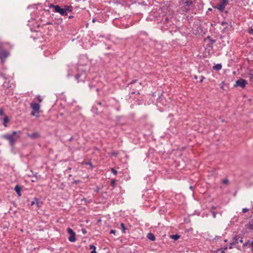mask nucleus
<instances>
[{
	"label": "nucleus",
	"instance_id": "nucleus-1",
	"mask_svg": "<svg viewBox=\"0 0 253 253\" xmlns=\"http://www.w3.org/2000/svg\"><path fill=\"white\" fill-rule=\"evenodd\" d=\"M141 83H138L137 80H134L132 81L127 85V86L129 87V94H134L136 92L137 94H139V91L141 89Z\"/></svg>",
	"mask_w": 253,
	"mask_h": 253
},
{
	"label": "nucleus",
	"instance_id": "nucleus-2",
	"mask_svg": "<svg viewBox=\"0 0 253 253\" xmlns=\"http://www.w3.org/2000/svg\"><path fill=\"white\" fill-rule=\"evenodd\" d=\"M30 106L32 108L31 115L33 116L39 117L40 105L39 103H36L35 102H32L30 104Z\"/></svg>",
	"mask_w": 253,
	"mask_h": 253
},
{
	"label": "nucleus",
	"instance_id": "nucleus-3",
	"mask_svg": "<svg viewBox=\"0 0 253 253\" xmlns=\"http://www.w3.org/2000/svg\"><path fill=\"white\" fill-rule=\"evenodd\" d=\"M229 0H221L215 6H213V8L217 9L219 12H223L225 7L228 4Z\"/></svg>",
	"mask_w": 253,
	"mask_h": 253
},
{
	"label": "nucleus",
	"instance_id": "nucleus-4",
	"mask_svg": "<svg viewBox=\"0 0 253 253\" xmlns=\"http://www.w3.org/2000/svg\"><path fill=\"white\" fill-rule=\"evenodd\" d=\"M17 133H20V131H13L12 134L10 135L9 134H4L2 136V137L5 138V139L9 141L10 145L11 146H14L15 143V139L14 138V136L16 135Z\"/></svg>",
	"mask_w": 253,
	"mask_h": 253
},
{
	"label": "nucleus",
	"instance_id": "nucleus-5",
	"mask_svg": "<svg viewBox=\"0 0 253 253\" xmlns=\"http://www.w3.org/2000/svg\"><path fill=\"white\" fill-rule=\"evenodd\" d=\"M86 73L84 70H82L81 73H78L75 76V80L78 83L84 82L86 80Z\"/></svg>",
	"mask_w": 253,
	"mask_h": 253
},
{
	"label": "nucleus",
	"instance_id": "nucleus-6",
	"mask_svg": "<svg viewBox=\"0 0 253 253\" xmlns=\"http://www.w3.org/2000/svg\"><path fill=\"white\" fill-rule=\"evenodd\" d=\"M50 8H53L54 9V12L60 13L61 15L63 16H67V13H65V10L64 8H61L58 5H54L52 3L50 4L49 5Z\"/></svg>",
	"mask_w": 253,
	"mask_h": 253
},
{
	"label": "nucleus",
	"instance_id": "nucleus-7",
	"mask_svg": "<svg viewBox=\"0 0 253 253\" xmlns=\"http://www.w3.org/2000/svg\"><path fill=\"white\" fill-rule=\"evenodd\" d=\"M247 84L248 83L246 80L240 78L236 81L234 86H240L242 88H244Z\"/></svg>",
	"mask_w": 253,
	"mask_h": 253
},
{
	"label": "nucleus",
	"instance_id": "nucleus-8",
	"mask_svg": "<svg viewBox=\"0 0 253 253\" xmlns=\"http://www.w3.org/2000/svg\"><path fill=\"white\" fill-rule=\"evenodd\" d=\"M249 246L251 248V252L253 253V239L252 241L248 240L243 244V247Z\"/></svg>",
	"mask_w": 253,
	"mask_h": 253
},
{
	"label": "nucleus",
	"instance_id": "nucleus-9",
	"mask_svg": "<svg viewBox=\"0 0 253 253\" xmlns=\"http://www.w3.org/2000/svg\"><path fill=\"white\" fill-rule=\"evenodd\" d=\"M27 136L31 138L32 139H36L40 137V134L38 132H34L31 134L28 133Z\"/></svg>",
	"mask_w": 253,
	"mask_h": 253
},
{
	"label": "nucleus",
	"instance_id": "nucleus-10",
	"mask_svg": "<svg viewBox=\"0 0 253 253\" xmlns=\"http://www.w3.org/2000/svg\"><path fill=\"white\" fill-rule=\"evenodd\" d=\"M8 55V52L5 50H3L0 53V59L2 61H3L7 57Z\"/></svg>",
	"mask_w": 253,
	"mask_h": 253
},
{
	"label": "nucleus",
	"instance_id": "nucleus-11",
	"mask_svg": "<svg viewBox=\"0 0 253 253\" xmlns=\"http://www.w3.org/2000/svg\"><path fill=\"white\" fill-rule=\"evenodd\" d=\"M21 187L19 185H16L14 188V190L17 193L18 196L20 197L21 196Z\"/></svg>",
	"mask_w": 253,
	"mask_h": 253
},
{
	"label": "nucleus",
	"instance_id": "nucleus-12",
	"mask_svg": "<svg viewBox=\"0 0 253 253\" xmlns=\"http://www.w3.org/2000/svg\"><path fill=\"white\" fill-rule=\"evenodd\" d=\"M147 237L152 241H154L156 239L155 235L152 233H148Z\"/></svg>",
	"mask_w": 253,
	"mask_h": 253
},
{
	"label": "nucleus",
	"instance_id": "nucleus-13",
	"mask_svg": "<svg viewBox=\"0 0 253 253\" xmlns=\"http://www.w3.org/2000/svg\"><path fill=\"white\" fill-rule=\"evenodd\" d=\"M9 122V119L8 116H4V117L3 118V125H4V126L5 127L7 126V124Z\"/></svg>",
	"mask_w": 253,
	"mask_h": 253
},
{
	"label": "nucleus",
	"instance_id": "nucleus-14",
	"mask_svg": "<svg viewBox=\"0 0 253 253\" xmlns=\"http://www.w3.org/2000/svg\"><path fill=\"white\" fill-rule=\"evenodd\" d=\"M64 9L65 10V13H67V12H71L73 10V7L69 5H65Z\"/></svg>",
	"mask_w": 253,
	"mask_h": 253
},
{
	"label": "nucleus",
	"instance_id": "nucleus-15",
	"mask_svg": "<svg viewBox=\"0 0 253 253\" xmlns=\"http://www.w3.org/2000/svg\"><path fill=\"white\" fill-rule=\"evenodd\" d=\"M222 68L221 64H217L213 67V69L216 71H219Z\"/></svg>",
	"mask_w": 253,
	"mask_h": 253
},
{
	"label": "nucleus",
	"instance_id": "nucleus-16",
	"mask_svg": "<svg viewBox=\"0 0 253 253\" xmlns=\"http://www.w3.org/2000/svg\"><path fill=\"white\" fill-rule=\"evenodd\" d=\"M68 240L69 241L71 242H74L76 240V234H74L73 235H71L69 236Z\"/></svg>",
	"mask_w": 253,
	"mask_h": 253
},
{
	"label": "nucleus",
	"instance_id": "nucleus-17",
	"mask_svg": "<svg viewBox=\"0 0 253 253\" xmlns=\"http://www.w3.org/2000/svg\"><path fill=\"white\" fill-rule=\"evenodd\" d=\"M36 201V205L38 208H40L42 204V202H41L39 199L35 198Z\"/></svg>",
	"mask_w": 253,
	"mask_h": 253
},
{
	"label": "nucleus",
	"instance_id": "nucleus-18",
	"mask_svg": "<svg viewBox=\"0 0 253 253\" xmlns=\"http://www.w3.org/2000/svg\"><path fill=\"white\" fill-rule=\"evenodd\" d=\"M170 238L174 240H177L180 238V236L178 234H173L170 236Z\"/></svg>",
	"mask_w": 253,
	"mask_h": 253
},
{
	"label": "nucleus",
	"instance_id": "nucleus-19",
	"mask_svg": "<svg viewBox=\"0 0 253 253\" xmlns=\"http://www.w3.org/2000/svg\"><path fill=\"white\" fill-rule=\"evenodd\" d=\"M89 249L92 250L91 253H97L96 252V247L93 245H90Z\"/></svg>",
	"mask_w": 253,
	"mask_h": 253
},
{
	"label": "nucleus",
	"instance_id": "nucleus-20",
	"mask_svg": "<svg viewBox=\"0 0 253 253\" xmlns=\"http://www.w3.org/2000/svg\"><path fill=\"white\" fill-rule=\"evenodd\" d=\"M121 226L122 229L123 233H126V230H127V229L125 227V224L123 223H121Z\"/></svg>",
	"mask_w": 253,
	"mask_h": 253
},
{
	"label": "nucleus",
	"instance_id": "nucleus-21",
	"mask_svg": "<svg viewBox=\"0 0 253 253\" xmlns=\"http://www.w3.org/2000/svg\"><path fill=\"white\" fill-rule=\"evenodd\" d=\"M67 232L70 235V236L73 235L74 234H75V232L71 228H67Z\"/></svg>",
	"mask_w": 253,
	"mask_h": 253
},
{
	"label": "nucleus",
	"instance_id": "nucleus-22",
	"mask_svg": "<svg viewBox=\"0 0 253 253\" xmlns=\"http://www.w3.org/2000/svg\"><path fill=\"white\" fill-rule=\"evenodd\" d=\"M116 179H112L111 181V186H112L113 188H115L116 187Z\"/></svg>",
	"mask_w": 253,
	"mask_h": 253
},
{
	"label": "nucleus",
	"instance_id": "nucleus-23",
	"mask_svg": "<svg viewBox=\"0 0 253 253\" xmlns=\"http://www.w3.org/2000/svg\"><path fill=\"white\" fill-rule=\"evenodd\" d=\"M221 182L223 184H228L229 183V180L227 178H225L222 180Z\"/></svg>",
	"mask_w": 253,
	"mask_h": 253
},
{
	"label": "nucleus",
	"instance_id": "nucleus-24",
	"mask_svg": "<svg viewBox=\"0 0 253 253\" xmlns=\"http://www.w3.org/2000/svg\"><path fill=\"white\" fill-rule=\"evenodd\" d=\"M249 78L250 80L253 83V74H249Z\"/></svg>",
	"mask_w": 253,
	"mask_h": 253
},
{
	"label": "nucleus",
	"instance_id": "nucleus-25",
	"mask_svg": "<svg viewBox=\"0 0 253 253\" xmlns=\"http://www.w3.org/2000/svg\"><path fill=\"white\" fill-rule=\"evenodd\" d=\"M111 170L112 172L115 175H117V174L118 173V171L114 168H111Z\"/></svg>",
	"mask_w": 253,
	"mask_h": 253
},
{
	"label": "nucleus",
	"instance_id": "nucleus-26",
	"mask_svg": "<svg viewBox=\"0 0 253 253\" xmlns=\"http://www.w3.org/2000/svg\"><path fill=\"white\" fill-rule=\"evenodd\" d=\"M169 18L167 17H165L164 19H163V23L164 24H167L168 21H169Z\"/></svg>",
	"mask_w": 253,
	"mask_h": 253
},
{
	"label": "nucleus",
	"instance_id": "nucleus-27",
	"mask_svg": "<svg viewBox=\"0 0 253 253\" xmlns=\"http://www.w3.org/2000/svg\"><path fill=\"white\" fill-rule=\"evenodd\" d=\"M248 228L250 230H253V224L252 223H249L248 225Z\"/></svg>",
	"mask_w": 253,
	"mask_h": 253
},
{
	"label": "nucleus",
	"instance_id": "nucleus-28",
	"mask_svg": "<svg viewBox=\"0 0 253 253\" xmlns=\"http://www.w3.org/2000/svg\"><path fill=\"white\" fill-rule=\"evenodd\" d=\"M236 244H237V242L236 241H233V242L230 243L229 248L230 249L232 248V246L233 245H235Z\"/></svg>",
	"mask_w": 253,
	"mask_h": 253
},
{
	"label": "nucleus",
	"instance_id": "nucleus-29",
	"mask_svg": "<svg viewBox=\"0 0 253 253\" xmlns=\"http://www.w3.org/2000/svg\"><path fill=\"white\" fill-rule=\"evenodd\" d=\"M211 212L212 213L213 217V218H215L216 217V212H215V211H212L211 210Z\"/></svg>",
	"mask_w": 253,
	"mask_h": 253
},
{
	"label": "nucleus",
	"instance_id": "nucleus-30",
	"mask_svg": "<svg viewBox=\"0 0 253 253\" xmlns=\"http://www.w3.org/2000/svg\"><path fill=\"white\" fill-rule=\"evenodd\" d=\"M185 4L187 6H189L190 4H192V2L190 0V1H187L185 2Z\"/></svg>",
	"mask_w": 253,
	"mask_h": 253
},
{
	"label": "nucleus",
	"instance_id": "nucleus-31",
	"mask_svg": "<svg viewBox=\"0 0 253 253\" xmlns=\"http://www.w3.org/2000/svg\"><path fill=\"white\" fill-rule=\"evenodd\" d=\"M239 237L238 236H236L234 238V241H236L237 243H238V241L239 239Z\"/></svg>",
	"mask_w": 253,
	"mask_h": 253
},
{
	"label": "nucleus",
	"instance_id": "nucleus-32",
	"mask_svg": "<svg viewBox=\"0 0 253 253\" xmlns=\"http://www.w3.org/2000/svg\"><path fill=\"white\" fill-rule=\"evenodd\" d=\"M248 211H249V209L247 208H244L242 210V211L243 213H246Z\"/></svg>",
	"mask_w": 253,
	"mask_h": 253
},
{
	"label": "nucleus",
	"instance_id": "nucleus-33",
	"mask_svg": "<svg viewBox=\"0 0 253 253\" xmlns=\"http://www.w3.org/2000/svg\"><path fill=\"white\" fill-rule=\"evenodd\" d=\"M37 98L38 99V101H39V103L42 102V98L41 97V96L40 95H38L37 96Z\"/></svg>",
	"mask_w": 253,
	"mask_h": 253
},
{
	"label": "nucleus",
	"instance_id": "nucleus-34",
	"mask_svg": "<svg viewBox=\"0 0 253 253\" xmlns=\"http://www.w3.org/2000/svg\"><path fill=\"white\" fill-rule=\"evenodd\" d=\"M204 79H205L204 76H201V80L200 81V83H202L203 82Z\"/></svg>",
	"mask_w": 253,
	"mask_h": 253
},
{
	"label": "nucleus",
	"instance_id": "nucleus-35",
	"mask_svg": "<svg viewBox=\"0 0 253 253\" xmlns=\"http://www.w3.org/2000/svg\"><path fill=\"white\" fill-rule=\"evenodd\" d=\"M116 230H113V229H112L110 230V234H115L116 233Z\"/></svg>",
	"mask_w": 253,
	"mask_h": 253
},
{
	"label": "nucleus",
	"instance_id": "nucleus-36",
	"mask_svg": "<svg viewBox=\"0 0 253 253\" xmlns=\"http://www.w3.org/2000/svg\"><path fill=\"white\" fill-rule=\"evenodd\" d=\"M4 115V112L2 109H0V115L2 116Z\"/></svg>",
	"mask_w": 253,
	"mask_h": 253
},
{
	"label": "nucleus",
	"instance_id": "nucleus-37",
	"mask_svg": "<svg viewBox=\"0 0 253 253\" xmlns=\"http://www.w3.org/2000/svg\"><path fill=\"white\" fill-rule=\"evenodd\" d=\"M36 204V201H35V198L34 199V200L33 201L31 202V206H33L35 204Z\"/></svg>",
	"mask_w": 253,
	"mask_h": 253
},
{
	"label": "nucleus",
	"instance_id": "nucleus-38",
	"mask_svg": "<svg viewBox=\"0 0 253 253\" xmlns=\"http://www.w3.org/2000/svg\"><path fill=\"white\" fill-rule=\"evenodd\" d=\"M141 34L143 35H144V36H148V34L146 32H141Z\"/></svg>",
	"mask_w": 253,
	"mask_h": 253
},
{
	"label": "nucleus",
	"instance_id": "nucleus-39",
	"mask_svg": "<svg viewBox=\"0 0 253 253\" xmlns=\"http://www.w3.org/2000/svg\"><path fill=\"white\" fill-rule=\"evenodd\" d=\"M215 42V40H212V39H211V40H210V43L212 44H213Z\"/></svg>",
	"mask_w": 253,
	"mask_h": 253
},
{
	"label": "nucleus",
	"instance_id": "nucleus-40",
	"mask_svg": "<svg viewBox=\"0 0 253 253\" xmlns=\"http://www.w3.org/2000/svg\"><path fill=\"white\" fill-rule=\"evenodd\" d=\"M82 231L84 234H85L86 233V231L85 229H82Z\"/></svg>",
	"mask_w": 253,
	"mask_h": 253
},
{
	"label": "nucleus",
	"instance_id": "nucleus-41",
	"mask_svg": "<svg viewBox=\"0 0 253 253\" xmlns=\"http://www.w3.org/2000/svg\"><path fill=\"white\" fill-rule=\"evenodd\" d=\"M72 75H73L72 74L70 73V71H69V72H68V73L67 74V76L68 77H69L72 76Z\"/></svg>",
	"mask_w": 253,
	"mask_h": 253
},
{
	"label": "nucleus",
	"instance_id": "nucleus-42",
	"mask_svg": "<svg viewBox=\"0 0 253 253\" xmlns=\"http://www.w3.org/2000/svg\"><path fill=\"white\" fill-rule=\"evenodd\" d=\"M220 236H216V237L214 238V240H218V239H220Z\"/></svg>",
	"mask_w": 253,
	"mask_h": 253
},
{
	"label": "nucleus",
	"instance_id": "nucleus-43",
	"mask_svg": "<svg viewBox=\"0 0 253 253\" xmlns=\"http://www.w3.org/2000/svg\"><path fill=\"white\" fill-rule=\"evenodd\" d=\"M97 103L98 105H99L100 106L102 105V102L100 101L97 102Z\"/></svg>",
	"mask_w": 253,
	"mask_h": 253
},
{
	"label": "nucleus",
	"instance_id": "nucleus-44",
	"mask_svg": "<svg viewBox=\"0 0 253 253\" xmlns=\"http://www.w3.org/2000/svg\"><path fill=\"white\" fill-rule=\"evenodd\" d=\"M99 190H100V189H99V188H97V189L95 190V191L96 192H98L99 191Z\"/></svg>",
	"mask_w": 253,
	"mask_h": 253
},
{
	"label": "nucleus",
	"instance_id": "nucleus-45",
	"mask_svg": "<svg viewBox=\"0 0 253 253\" xmlns=\"http://www.w3.org/2000/svg\"><path fill=\"white\" fill-rule=\"evenodd\" d=\"M249 33L250 34L253 33V29H252L251 30H250V31H249Z\"/></svg>",
	"mask_w": 253,
	"mask_h": 253
},
{
	"label": "nucleus",
	"instance_id": "nucleus-46",
	"mask_svg": "<svg viewBox=\"0 0 253 253\" xmlns=\"http://www.w3.org/2000/svg\"><path fill=\"white\" fill-rule=\"evenodd\" d=\"M3 49H2L1 46H0V53L2 51Z\"/></svg>",
	"mask_w": 253,
	"mask_h": 253
},
{
	"label": "nucleus",
	"instance_id": "nucleus-47",
	"mask_svg": "<svg viewBox=\"0 0 253 253\" xmlns=\"http://www.w3.org/2000/svg\"><path fill=\"white\" fill-rule=\"evenodd\" d=\"M92 22L93 23H95V22H96V20H95V18H93V19L92 20Z\"/></svg>",
	"mask_w": 253,
	"mask_h": 253
},
{
	"label": "nucleus",
	"instance_id": "nucleus-48",
	"mask_svg": "<svg viewBox=\"0 0 253 253\" xmlns=\"http://www.w3.org/2000/svg\"><path fill=\"white\" fill-rule=\"evenodd\" d=\"M89 86L90 87V89H92L93 88V86L92 85H91L90 84H89Z\"/></svg>",
	"mask_w": 253,
	"mask_h": 253
},
{
	"label": "nucleus",
	"instance_id": "nucleus-49",
	"mask_svg": "<svg viewBox=\"0 0 253 253\" xmlns=\"http://www.w3.org/2000/svg\"><path fill=\"white\" fill-rule=\"evenodd\" d=\"M215 208H216L215 207L213 206H212L211 208V210H214V209H215Z\"/></svg>",
	"mask_w": 253,
	"mask_h": 253
},
{
	"label": "nucleus",
	"instance_id": "nucleus-50",
	"mask_svg": "<svg viewBox=\"0 0 253 253\" xmlns=\"http://www.w3.org/2000/svg\"><path fill=\"white\" fill-rule=\"evenodd\" d=\"M239 242L240 243H243V238H241V239L239 240Z\"/></svg>",
	"mask_w": 253,
	"mask_h": 253
},
{
	"label": "nucleus",
	"instance_id": "nucleus-51",
	"mask_svg": "<svg viewBox=\"0 0 253 253\" xmlns=\"http://www.w3.org/2000/svg\"><path fill=\"white\" fill-rule=\"evenodd\" d=\"M45 25H49V24H51V23H50V22H47L46 24H45Z\"/></svg>",
	"mask_w": 253,
	"mask_h": 253
},
{
	"label": "nucleus",
	"instance_id": "nucleus-52",
	"mask_svg": "<svg viewBox=\"0 0 253 253\" xmlns=\"http://www.w3.org/2000/svg\"><path fill=\"white\" fill-rule=\"evenodd\" d=\"M72 140H73V137H71L70 138L69 141H71Z\"/></svg>",
	"mask_w": 253,
	"mask_h": 253
},
{
	"label": "nucleus",
	"instance_id": "nucleus-53",
	"mask_svg": "<svg viewBox=\"0 0 253 253\" xmlns=\"http://www.w3.org/2000/svg\"><path fill=\"white\" fill-rule=\"evenodd\" d=\"M73 17V16H69V18H70V19L72 18Z\"/></svg>",
	"mask_w": 253,
	"mask_h": 253
},
{
	"label": "nucleus",
	"instance_id": "nucleus-54",
	"mask_svg": "<svg viewBox=\"0 0 253 253\" xmlns=\"http://www.w3.org/2000/svg\"><path fill=\"white\" fill-rule=\"evenodd\" d=\"M194 78H195V79H197V76H195Z\"/></svg>",
	"mask_w": 253,
	"mask_h": 253
},
{
	"label": "nucleus",
	"instance_id": "nucleus-55",
	"mask_svg": "<svg viewBox=\"0 0 253 253\" xmlns=\"http://www.w3.org/2000/svg\"><path fill=\"white\" fill-rule=\"evenodd\" d=\"M20 136V135H18L17 137V138H19Z\"/></svg>",
	"mask_w": 253,
	"mask_h": 253
},
{
	"label": "nucleus",
	"instance_id": "nucleus-56",
	"mask_svg": "<svg viewBox=\"0 0 253 253\" xmlns=\"http://www.w3.org/2000/svg\"><path fill=\"white\" fill-rule=\"evenodd\" d=\"M209 10H211V8H209Z\"/></svg>",
	"mask_w": 253,
	"mask_h": 253
},
{
	"label": "nucleus",
	"instance_id": "nucleus-57",
	"mask_svg": "<svg viewBox=\"0 0 253 253\" xmlns=\"http://www.w3.org/2000/svg\"><path fill=\"white\" fill-rule=\"evenodd\" d=\"M96 91H98V88H96Z\"/></svg>",
	"mask_w": 253,
	"mask_h": 253
},
{
	"label": "nucleus",
	"instance_id": "nucleus-58",
	"mask_svg": "<svg viewBox=\"0 0 253 253\" xmlns=\"http://www.w3.org/2000/svg\"><path fill=\"white\" fill-rule=\"evenodd\" d=\"M1 200L0 199V202H1Z\"/></svg>",
	"mask_w": 253,
	"mask_h": 253
}]
</instances>
